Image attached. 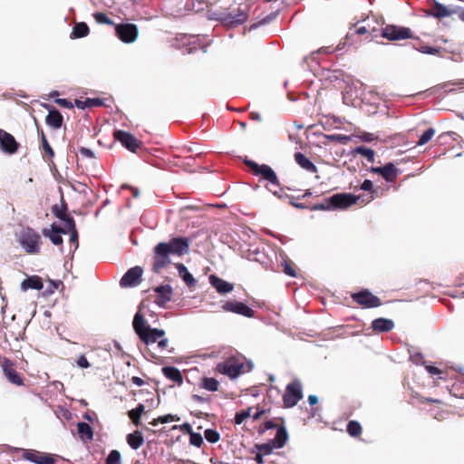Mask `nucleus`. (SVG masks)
Instances as JSON below:
<instances>
[{"instance_id":"4468645a","label":"nucleus","mask_w":464,"mask_h":464,"mask_svg":"<svg viewBox=\"0 0 464 464\" xmlns=\"http://www.w3.org/2000/svg\"><path fill=\"white\" fill-rule=\"evenodd\" d=\"M143 269L140 266L130 268L121 278L120 285L123 288H132L141 283Z\"/></svg>"},{"instance_id":"473e14b6","label":"nucleus","mask_w":464,"mask_h":464,"mask_svg":"<svg viewBox=\"0 0 464 464\" xmlns=\"http://www.w3.org/2000/svg\"><path fill=\"white\" fill-rule=\"evenodd\" d=\"M126 440L128 445L132 450H138L144 442L143 435L140 431L135 430L131 433H129L126 437Z\"/></svg>"},{"instance_id":"f3484780","label":"nucleus","mask_w":464,"mask_h":464,"mask_svg":"<svg viewBox=\"0 0 464 464\" xmlns=\"http://www.w3.org/2000/svg\"><path fill=\"white\" fill-rule=\"evenodd\" d=\"M118 142L121 143L123 148L132 153H136L137 150L140 149L142 145V142L134 135L121 130H118Z\"/></svg>"},{"instance_id":"bb28decb","label":"nucleus","mask_w":464,"mask_h":464,"mask_svg":"<svg viewBox=\"0 0 464 464\" xmlns=\"http://www.w3.org/2000/svg\"><path fill=\"white\" fill-rule=\"evenodd\" d=\"M288 432L285 425L276 427V434L274 439L270 440L272 441V445L276 448V450L282 449L286 441L288 440Z\"/></svg>"},{"instance_id":"aec40b11","label":"nucleus","mask_w":464,"mask_h":464,"mask_svg":"<svg viewBox=\"0 0 464 464\" xmlns=\"http://www.w3.org/2000/svg\"><path fill=\"white\" fill-rule=\"evenodd\" d=\"M66 235L67 230L63 227H61L56 223H53L50 228H44L43 230V235L50 239V241L54 246L63 245V239L62 235Z\"/></svg>"},{"instance_id":"393cba45","label":"nucleus","mask_w":464,"mask_h":464,"mask_svg":"<svg viewBox=\"0 0 464 464\" xmlns=\"http://www.w3.org/2000/svg\"><path fill=\"white\" fill-rule=\"evenodd\" d=\"M372 329L376 333H387L394 328V322L388 318H376L372 322Z\"/></svg>"},{"instance_id":"bf43d9fd","label":"nucleus","mask_w":464,"mask_h":464,"mask_svg":"<svg viewBox=\"0 0 464 464\" xmlns=\"http://www.w3.org/2000/svg\"><path fill=\"white\" fill-rule=\"evenodd\" d=\"M180 418L178 415L174 414H166L163 416H160L158 418V421H160V423H169L170 421H179Z\"/></svg>"},{"instance_id":"49530a36","label":"nucleus","mask_w":464,"mask_h":464,"mask_svg":"<svg viewBox=\"0 0 464 464\" xmlns=\"http://www.w3.org/2000/svg\"><path fill=\"white\" fill-rule=\"evenodd\" d=\"M204 438L207 440L209 443H216L219 440L220 435L219 433L214 430V429H207L204 431Z\"/></svg>"},{"instance_id":"ea45409f","label":"nucleus","mask_w":464,"mask_h":464,"mask_svg":"<svg viewBox=\"0 0 464 464\" xmlns=\"http://www.w3.org/2000/svg\"><path fill=\"white\" fill-rule=\"evenodd\" d=\"M37 131H38V135L41 138V142H42V147H43L44 151L50 158H53L54 151H53V148L51 147V145L49 144L47 138H46L45 134L44 133V130L42 129L37 128Z\"/></svg>"},{"instance_id":"72a5a7b5","label":"nucleus","mask_w":464,"mask_h":464,"mask_svg":"<svg viewBox=\"0 0 464 464\" xmlns=\"http://www.w3.org/2000/svg\"><path fill=\"white\" fill-rule=\"evenodd\" d=\"M454 13V10H450L444 5L439 2H435L434 10L431 13H430V14L436 18H444L450 16Z\"/></svg>"},{"instance_id":"4c0bfd02","label":"nucleus","mask_w":464,"mask_h":464,"mask_svg":"<svg viewBox=\"0 0 464 464\" xmlns=\"http://www.w3.org/2000/svg\"><path fill=\"white\" fill-rule=\"evenodd\" d=\"M61 205H53L52 207V213L58 218V219H62L63 217H64L65 215L68 214V207H67V203L65 202V200L63 199V198L62 197V199H61Z\"/></svg>"},{"instance_id":"680f3d73","label":"nucleus","mask_w":464,"mask_h":464,"mask_svg":"<svg viewBox=\"0 0 464 464\" xmlns=\"http://www.w3.org/2000/svg\"><path fill=\"white\" fill-rule=\"evenodd\" d=\"M70 232V242L74 245L73 252L76 251V249L79 246V235L77 229H73L69 231Z\"/></svg>"},{"instance_id":"5701e85b","label":"nucleus","mask_w":464,"mask_h":464,"mask_svg":"<svg viewBox=\"0 0 464 464\" xmlns=\"http://www.w3.org/2000/svg\"><path fill=\"white\" fill-rule=\"evenodd\" d=\"M154 292L157 294L155 303L160 307H164L171 300L173 288L170 285H162L156 286Z\"/></svg>"},{"instance_id":"37998d69","label":"nucleus","mask_w":464,"mask_h":464,"mask_svg":"<svg viewBox=\"0 0 464 464\" xmlns=\"http://www.w3.org/2000/svg\"><path fill=\"white\" fill-rule=\"evenodd\" d=\"M350 30H352V28H350ZM367 33H368V29L365 26H360L357 29H355L353 32L349 31L345 36V42L343 43V44L352 45L353 44V41L351 40L352 37H353L355 34L362 35V34H365Z\"/></svg>"},{"instance_id":"338daca9","label":"nucleus","mask_w":464,"mask_h":464,"mask_svg":"<svg viewBox=\"0 0 464 464\" xmlns=\"http://www.w3.org/2000/svg\"><path fill=\"white\" fill-rule=\"evenodd\" d=\"M54 102H55V103H57L58 105H60L65 109H71L73 106L72 102L66 98H58Z\"/></svg>"},{"instance_id":"0e129e2a","label":"nucleus","mask_w":464,"mask_h":464,"mask_svg":"<svg viewBox=\"0 0 464 464\" xmlns=\"http://www.w3.org/2000/svg\"><path fill=\"white\" fill-rule=\"evenodd\" d=\"M284 273L291 277L296 276V272L287 261L283 262Z\"/></svg>"},{"instance_id":"f704fd0d","label":"nucleus","mask_w":464,"mask_h":464,"mask_svg":"<svg viewBox=\"0 0 464 464\" xmlns=\"http://www.w3.org/2000/svg\"><path fill=\"white\" fill-rule=\"evenodd\" d=\"M145 411V406L142 403H139L136 408L129 411L128 415L129 418L131 420V422L136 426L139 427L141 423L140 419L141 415L143 414Z\"/></svg>"},{"instance_id":"c756f323","label":"nucleus","mask_w":464,"mask_h":464,"mask_svg":"<svg viewBox=\"0 0 464 464\" xmlns=\"http://www.w3.org/2000/svg\"><path fill=\"white\" fill-rule=\"evenodd\" d=\"M161 371L164 376L169 380H171L179 385L183 383V375L178 368L174 366H164Z\"/></svg>"},{"instance_id":"c85d7f7f","label":"nucleus","mask_w":464,"mask_h":464,"mask_svg":"<svg viewBox=\"0 0 464 464\" xmlns=\"http://www.w3.org/2000/svg\"><path fill=\"white\" fill-rule=\"evenodd\" d=\"M295 162L304 169L310 173H316L317 167L302 152H295Z\"/></svg>"},{"instance_id":"6e6552de","label":"nucleus","mask_w":464,"mask_h":464,"mask_svg":"<svg viewBox=\"0 0 464 464\" xmlns=\"http://www.w3.org/2000/svg\"><path fill=\"white\" fill-rule=\"evenodd\" d=\"M381 36L392 42L412 39L414 37L409 27L395 24H387L385 27H382Z\"/></svg>"},{"instance_id":"052dcab7","label":"nucleus","mask_w":464,"mask_h":464,"mask_svg":"<svg viewBox=\"0 0 464 464\" xmlns=\"http://www.w3.org/2000/svg\"><path fill=\"white\" fill-rule=\"evenodd\" d=\"M276 427V425L275 424V422L272 420H268L265 421V423L258 428V433L264 434L266 430H272Z\"/></svg>"},{"instance_id":"79ce46f5","label":"nucleus","mask_w":464,"mask_h":464,"mask_svg":"<svg viewBox=\"0 0 464 464\" xmlns=\"http://www.w3.org/2000/svg\"><path fill=\"white\" fill-rule=\"evenodd\" d=\"M347 432L352 437H357L362 432V426L357 420H350L346 426Z\"/></svg>"},{"instance_id":"9b49d317","label":"nucleus","mask_w":464,"mask_h":464,"mask_svg":"<svg viewBox=\"0 0 464 464\" xmlns=\"http://www.w3.org/2000/svg\"><path fill=\"white\" fill-rule=\"evenodd\" d=\"M352 299L364 308H376L381 306L380 298L374 295L370 290L362 289L351 295Z\"/></svg>"},{"instance_id":"f8f14e48","label":"nucleus","mask_w":464,"mask_h":464,"mask_svg":"<svg viewBox=\"0 0 464 464\" xmlns=\"http://www.w3.org/2000/svg\"><path fill=\"white\" fill-rule=\"evenodd\" d=\"M359 199L360 197L352 193H336L328 198V201L331 202L333 210L346 209L356 204Z\"/></svg>"},{"instance_id":"7ed1b4c3","label":"nucleus","mask_w":464,"mask_h":464,"mask_svg":"<svg viewBox=\"0 0 464 464\" xmlns=\"http://www.w3.org/2000/svg\"><path fill=\"white\" fill-rule=\"evenodd\" d=\"M212 18L226 26L237 27L246 22L248 14L246 8H236L231 11L215 12L212 14Z\"/></svg>"},{"instance_id":"412c9836","label":"nucleus","mask_w":464,"mask_h":464,"mask_svg":"<svg viewBox=\"0 0 464 464\" xmlns=\"http://www.w3.org/2000/svg\"><path fill=\"white\" fill-rule=\"evenodd\" d=\"M44 108L48 110V114L45 117V123L55 130L60 129L63 124V117L60 111L50 104H45Z\"/></svg>"},{"instance_id":"69168bd1","label":"nucleus","mask_w":464,"mask_h":464,"mask_svg":"<svg viewBox=\"0 0 464 464\" xmlns=\"http://www.w3.org/2000/svg\"><path fill=\"white\" fill-rule=\"evenodd\" d=\"M425 368L430 374L437 375L438 379H442V377H441L442 371L440 369H439L438 367L432 366V365H426Z\"/></svg>"},{"instance_id":"dca6fc26","label":"nucleus","mask_w":464,"mask_h":464,"mask_svg":"<svg viewBox=\"0 0 464 464\" xmlns=\"http://www.w3.org/2000/svg\"><path fill=\"white\" fill-rule=\"evenodd\" d=\"M172 255L182 256L189 252L190 239L185 237H172L166 242Z\"/></svg>"},{"instance_id":"b1692460","label":"nucleus","mask_w":464,"mask_h":464,"mask_svg":"<svg viewBox=\"0 0 464 464\" xmlns=\"http://www.w3.org/2000/svg\"><path fill=\"white\" fill-rule=\"evenodd\" d=\"M209 284L213 286L218 294L225 295L230 293L234 289V285L216 275H210L208 277Z\"/></svg>"},{"instance_id":"c9c22d12","label":"nucleus","mask_w":464,"mask_h":464,"mask_svg":"<svg viewBox=\"0 0 464 464\" xmlns=\"http://www.w3.org/2000/svg\"><path fill=\"white\" fill-rule=\"evenodd\" d=\"M90 29L86 23H76L72 28L71 38H82L88 35Z\"/></svg>"},{"instance_id":"864d4df0","label":"nucleus","mask_w":464,"mask_h":464,"mask_svg":"<svg viewBox=\"0 0 464 464\" xmlns=\"http://www.w3.org/2000/svg\"><path fill=\"white\" fill-rule=\"evenodd\" d=\"M326 139L331 141H339L342 144H345L347 141L350 140V137L347 135L343 134H331L327 135Z\"/></svg>"},{"instance_id":"774afa93","label":"nucleus","mask_w":464,"mask_h":464,"mask_svg":"<svg viewBox=\"0 0 464 464\" xmlns=\"http://www.w3.org/2000/svg\"><path fill=\"white\" fill-rule=\"evenodd\" d=\"M79 152L84 158H88V159H93L94 158V152L91 149H88V148H85V147H80L79 148Z\"/></svg>"},{"instance_id":"5fc2aeb1","label":"nucleus","mask_w":464,"mask_h":464,"mask_svg":"<svg viewBox=\"0 0 464 464\" xmlns=\"http://www.w3.org/2000/svg\"><path fill=\"white\" fill-rule=\"evenodd\" d=\"M461 83H462L461 82H447L438 85V89L444 91V92H446V93L453 92L455 91V89L452 86L457 85V84H461Z\"/></svg>"},{"instance_id":"3c124183","label":"nucleus","mask_w":464,"mask_h":464,"mask_svg":"<svg viewBox=\"0 0 464 464\" xmlns=\"http://www.w3.org/2000/svg\"><path fill=\"white\" fill-rule=\"evenodd\" d=\"M331 202L328 201V198H324V201L322 203H317V204H314V206L311 207V210L313 211H318V210H333L332 207H331Z\"/></svg>"},{"instance_id":"13d9d810","label":"nucleus","mask_w":464,"mask_h":464,"mask_svg":"<svg viewBox=\"0 0 464 464\" xmlns=\"http://www.w3.org/2000/svg\"><path fill=\"white\" fill-rule=\"evenodd\" d=\"M49 283H50V285L47 287V289L45 290V293L47 295H52L53 294V292L59 288L60 285H63L62 281L61 280H52V279H49Z\"/></svg>"},{"instance_id":"7c9ffc66","label":"nucleus","mask_w":464,"mask_h":464,"mask_svg":"<svg viewBox=\"0 0 464 464\" xmlns=\"http://www.w3.org/2000/svg\"><path fill=\"white\" fill-rule=\"evenodd\" d=\"M77 431L79 438L83 441H91L93 440V429L92 427L84 422L80 421L77 423Z\"/></svg>"},{"instance_id":"58836bf2","label":"nucleus","mask_w":464,"mask_h":464,"mask_svg":"<svg viewBox=\"0 0 464 464\" xmlns=\"http://www.w3.org/2000/svg\"><path fill=\"white\" fill-rule=\"evenodd\" d=\"M353 151L356 154H360L361 156L366 158L369 162L374 161L375 152L371 148L365 146H358L353 150Z\"/></svg>"},{"instance_id":"a878e982","label":"nucleus","mask_w":464,"mask_h":464,"mask_svg":"<svg viewBox=\"0 0 464 464\" xmlns=\"http://www.w3.org/2000/svg\"><path fill=\"white\" fill-rule=\"evenodd\" d=\"M44 287L43 280L38 276H27L21 283V290L25 292L29 289L41 290Z\"/></svg>"},{"instance_id":"e433bc0d","label":"nucleus","mask_w":464,"mask_h":464,"mask_svg":"<svg viewBox=\"0 0 464 464\" xmlns=\"http://www.w3.org/2000/svg\"><path fill=\"white\" fill-rule=\"evenodd\" d=\"M92 16L97 24H107V25L114 26L116 28V24L111 17L108 16V14L106 13L95 12L92 14Z\"/></svg>"},{"instance_id":"a211bd4d","label":"nucleus","mask_w":464,"mask_h":464,"mask_svg":"<svg viewBox=\"0 0 464 464\" xmlns=\"http://www.w3.org/2000/svg\"><path fill=\"white\" fill-rule=\"evenodd\" d=\"M19 147L20 144L12 134L0 129V148L5 153L9 155L14 154Z\"/></svg>"},{"instance_id":"a18cd8bd","label":"nucleus","mask_w":464,"mask_h":464,"mask_svg":"<svg viewBox=\"0 0 464 464\" xmlns=\"http://www.w3.org/2000/svg\"><path fill=\"white\" fill-rule=\"evenodd\" d=\"M255 449L264 455H270L276 448L272 445V441L269 440L266 443L256 444Z\"/></svg>"},{"instance_id":"0eeeda50","label":"nucleus","mask_w":464,"mask_h":464,"mask_svg":"<svg viewBox=\"0 0 464 464\" xmlns=\"http://www.w3.org/2000/svg\"><path fill=\"white\" fill-rule=\"evenodd\" d=\"M23 451V458L34 464H55V459L51 453H43L36 450H24L21 448L9 447L10 452Z\"/></svg>"},{"instance_id":"1a4fd4ad","label":"nucleus","mask_w":464,"mask_h":464,"mask_svg":"<svg viewBox=\"0 0 464 464\" xmlns=\"http://www.w3.org/2000/svg\"><path fill=\"white\" fill-rule=\"evenodd\" d=\"M168 344L169 340L163 335V337L157 339L151 344L143 343V345L140 347V351L148 361L159 359L161 357L160 353L168 347Z\"/></svg>"},{"instance_id":"e2e57ef3","label":"nucleus","mask_w":464,"mask_h":464,"mask_svg":"<svg viewBox=\"0 0 464 464\" xmlns=\"http://www.w3.org/2000/svg\"><path fill=\"white\" fill-rule=\"evenodd\" d=\"M285 198H287L289 200V203L295 208H298V209L308 208V207L306 205H304L303 203H298L297 201H295V198L294 196L285 194Z\"/></svg>"},{"instance_id":"4d7b16f0","label":"nucleus","mask_w":464,"mask_h":464,"mask_svg":"<svg viewBox=\"0 0 464 464\" xmlns=\"http://www.w3.org/2000/svg\"><path fill=\"white\" fill-rule=\"evenodd\" d=\"M410 360L416 365L425 364L426 362L423 359V355L421 353L416 352L411 353Z\"/></svg>"},{"instance_id":"39448f33","label":"nucleus","mask_w":464,"mask_h":464,"mask_svg":"<svg viewBox=\"0 0 464 464\" xmlns=\"http://www.w3.org/2000/svg\"><path fill=\"white\" fill-rule=\"evenodd\" d=\"M244 367L243 361L237 356H230L217 365V370L228 376L230 379H237L242 372Z\"/></svg>"},{"instance_id":"20e7f679","label":"nucleus","mask_w":464,"mask_h":464,"mask_svg":"<svg viewBox=\"0 0 464 464\" xmlns=\"http://www.w3.org/2000/svg\"><path fill=\"white\" fill-rule=\"evenodd\" d=\"M244 163L250 169L256 176H261L272 185L279 186V179L275 170L267 164H258L252 160L246 159Z\"/></svg>"},{"instance_id":"2f4dec72","label":"nucleus","mask_w":464,"mask_h":464,"mask_svg":"<svg viewBox=\"0 0 464 464\" xmlns=\"http://www.w3.org/2000/svg\"><path fill=\"white\" fill-rule=\"evenodd\" d=\"M102 104L103 100L101 98H86L85 100H75V106L80 110L101 107Z\"/></svg>"},{"instance_id":"2eb2a0df","label":"nucleus","mask_w":464,"mask_h":464,"mask_svg":"<svg viewBox=\"0 0 464 464\" xmlns=\"http://www.w3.org/2000/svg\"><path fill=\"white\" fill-rule=\"evenodd\" d=\"M222 309L226 312L234 313L237 314L243 315L247 318L254 316V310L243 302L230 300L223 304Z\"/></svg>"},{"instance_id":"603ef678","label":"nucleus","mask_w":464,"mask_h":464,"mask_svg":"<svg viewBox=\"0 0 464 464\" xmlns=\"http://www.w3.org/2000/svg\"><path fill=\"white\" fill-rule=\"evenodd\" d=\"M413 48L415 50H417L418 52H420L421 53H425V54L436 55L440 53V49L438 47H434V46L425 45V46H420V48H415V47H413Z\"/></svg>"},{"instance_id":"a19ab883","label":"nucleus","mask_w":464,"mask_h":464,"mask_svg":"<svg viewBox=\"0 0 464 464\" xmlns=\"http://www.w3.org/2000/svg\"><path fill=\"white\" fill-rule=\"evenodd\" d=\"M201 386L209 392H217L219 387V382L215 378L204 377L202 379Z\"/></svg>"},{"instance_id":"6e6d98bb","label":"nucleus","mask_w":464,"mask_h":464,"mask_svg":"<svg viewBox=\"0 0 464 464\" xmlns=\"http://www.w3.org/2000/svg\"><path fill=\"white\" fill-rule=\"evenodd\" d=\"M274 17H275V14H270L266 15V17H264L259 22L251 24L250 27H249V30H255L257 27H259L260 25H265V24H269L274 19Z\"/></svg>"},{"instance_id":"423d86ee","label":"nucleus","mask_w":464,"mask_h":464,"mask_svg":"<svg viewBox=\"0 0 464 464\" xmlns=\"http://www.w3.org/2000/svg\"><path fill=\"white\" fill-rule=\"evenodd\" d=\"M153 254L152 270L154 273L158 274L170 263V255L172 254L166 242L157 244L154 247Z\"/></svg>"},{"instance_id":"f03ea898","label":"nucleus","mask_w":464,"mask_h":464,"mask_svg":"<svg viewBox=\"0 0 464 464\" xmlns=\"http://www.w3.org/2000/svg\"><path fill=\"white\" fill-rule=\"evenodd\" d=\"M16 240L29 255H36L41 251L42 237L40 234L30 227H23L18 233H16Z\"/></svg>"},{"instance_id":"8fccbe9b","label":"nucleus","mask_w":464,"mask_h":464,"mask_svg":"<svg viewBox=\"0 0 464 464\" xmlns=\"http://www.w3.org/2000/svg\"><path fill=\"white\" fill-rule=\"evenodd\" d=\"M62 222H63L64 226L66 227L67 233L71 230L76 229V224L74 218L70 216L69 214L65 215L64 217L60 219Z\"/></svg>"},{"instance_id":"f257e3e1","label":"nucleus","mask_w":464,"mask_h":464,"mask_svg":"<svg viewBox=\"0 0 464 464\" xmlns=\"http://www.w3.org/2000/svg\"><path fill=\"white\" fill-rule=\"evenodd\" d=\"M132 325L136 334L144 344H151L157 339H160L165 335L164 330L152 328L150 324H148L144 316L140 312L135 314Z\"/></svg>"},{"instance_id":"09e8293b","label":"nucleus","mask_w":464,"mask_h":464,"mask_svg":"<svg viewBox=\"0 0 464 464\" xmlns=\"http://www.w3.org/2000/svg\"><path fill=\"white\" fill-rule=\"evenodd\" d=\"M189 443L197 448H200L203 444V436L198 432H191L189 434Z\"/></svg>"},{"instance_id":"cd10ccee","label":"nucleus","mask_w":464,"mask_h":464,"mask_svg":"<svg viewBox=\"0 0 464 464\" xmlns=\"http://www.w3.org/2000/svg\"><path fill=\"white\" fill-rule=\"evenodd\" d=\"M179 276L181 277V279L185 282V284L189 287H195L197 281L193 275L188 270L187 266L182 263H177L175 265Z\"/></svg>"},{"instance_id":"c03bdc74","label":"nucleus","mask_w":464,"mask_h":464,"mask_svg":"<svg viewBox=\"0 0 464 464\" xmlns=\"http://www.w3.org/2000/svg\"><path fill=\"white\" fill-rule=\"evenodd\" d=\"M435 134V129L433 128H429L427 129L420 137L418 142H417V145L418 146H423L425 145L426 143H428L431 138L434 136Z\"/></svg>"},{"instance_id":"ddd939ff","label":"nucleus","mask_w":464,"mask_h":464,"mask_svg":"<svg viewBox=\"0 0 464 464\" xmlns=\"http://www.w3.org/2000/svg\"><path fill=\"white\" fill-rule=\"evenodd\" d=\"M139 37V28L132 23H118V39L124 44H133Z\"/></svg>"},{"instance_id":"de8ad7c7","label":"nucleus","mask_w":464,"mask_h":464,"mask_svg":"<svg viewBox=\"0 0 464 464\" xmlns=\"http://www.w3.org/2000/svg\"><path fill=\"white\" fill-rule=\"evenodd\" d=\"M251 410H252V408L249 407L246 410L237 411L234 418L235 424L240 425L246 419L250 417Z\"/></svg>"},{"instance_id":"6ab92c4d","label":"nucleus","mask_w":464,"mask_h":464,"mask_svg":"<svg viewBox=\"0 0 464 464\" xmlns=\"http://www.w3.org/2000/svg\"><path fill=\"white\" fill-rule=\"evenodd\" d=\"M372 173L381 175L386 182H392L401 173L392 162H388L382 167H371Z\"/></svg>"},{"instance_id":"4be33fe9","label":"nucleus","mask_w":464,"mask_h":464,"mask_svg":"<svg viewBox=\"0 0 464 464\" xmlns=\"http://www.w3.org/2000/svg\"><path fill=\"white\" fill-rule=\"evenodd\" d=\"M2 367L5 376L11 383L15 384L17 386L23 385V378L19 374V372L14 368V363L10 360L5 359Z\"/></svg>"},{"instance_id":"9d476101","label":"nucleus","mask_w":464,"mask_h":464,"mask_svg":"<svg viewBox=\"0 0 464 464\" xmlns=\"http://www.w3.org/2000/svg\"><path fill=\"white\" fill-rule=\"evenodd\" d=\"M303 398L302 384L299 380H295L287 384L283 396L284 405L286 408H293Z\"/></svg>"}]
</instances>
